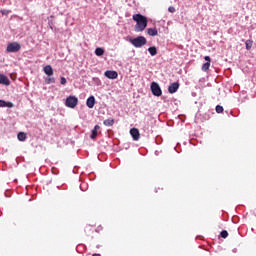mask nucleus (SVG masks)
I'll return each mask as SVG.
<instances>
[{
	"instance_id": "1",
	"label": "nucleus",
	"mask_w": 256,
	"mask_h": 256,
	"mask_svg": "<svg viewBox=\"0 0 256 256\" xmlns=\"http://www.w3.org/2000/svg\"><path fill=\"white\" fill-rule=\"evenodd\" d=\"M133 21L136 22L135 25V31L136 33H141L143 32L144 29H147V17L141 15V14H135L132 16Z\"/></svg>"
},
{
	"instance_id": "2",
	"label": "nucleus",
	"mask_w": 256,
	"mask_h": 256,
	"mask_svg": "<svg viewBox=\"0 0 256 256\" xmlns=\"http://www.w3.org/2000/svg\"><path fill=\"white\" fill-rule=\"evenodd\" d=\"M130 43L136 48L145 47V45H147V38L138 36L137 38L130 39Z\"/></svg>"
},
{
	"instance_id": "3",
	"label": "nucleus",
	"mask_w": 256,
	"mask_h": 256,
	"mask_svg": "<svg viewBox=\"0 0 256 256\" xmlns=\"http://www.w3.org/2000/svg\"><path fill=\"white\" fill-rule=\"evenodd\" d=\"M78 104L79 99H77V97L75 96H69L65 102L66 107H69L70 109H75V107H77Z\"/></svg>"
},
{
	"instance_id": "4",
	"label": "nucleus",
	"mask_w": 256,
	"mask_h": 256,
	"mask_svg": "<svg viewBox=\"0 0 256 256\" xmlns=\"http://www.w3.org/2000/svg\"><path fill=\"white\" fill-rule=\"evenodd\" d=\"M6 51L8 53H17V52L21 51V45L17 42H12V43L8 44Z\"/></svg>"
},
{
	"instance_id": "5",
	"label": "nucleus",
	"mask_w": 256,
	"mask_h": 256,
	"mask_svg": "<svg viewBox=\"0 0 256 256\" xmlns=\"http://www.w3.org/2000/svg\"><path fill=\"white\" fill-rule=\"evenodd\" d=\"M151 91H152V94L155 97H161V95H163V91L161 90V86H159V84L156 83V82H152Z\"/></svg>"
},
{
	"instance_id": "6",
	"label": "nucleus",
	"mask_w": 256,
	"mask_h": 256,
	"mask_svg": "<svg viewBox=\"0 0 256 256\" xmlns=\"http://www.w3.org/2000/svg\"><path fill=\"white\" fill-rule=\"evenodd\" d=\"M130 135L134 141H139V139H141V133H139V129L137 128H132L130 130Z\"/></svg>"
},
{
	"instance_id": "7",
	"label": "nucleus",
	"mask_w": 256,
	"mask_h": 256,
	"mask_svg": "<svg viewBox=\"0 0 256 256\" xmlns=\"http://www.w3.org/2000/svg\"><path fill=\"white\" fill-rule=\"evenodd\" d=\"M105 77H107V79H117L119 77V74L117 73V71H113V70H107L104 73Z\"/></svg>"
},
{
	"instance_id": "8",
	"label": "nucleus",
	"mask_w": 256,
	"mask_h": 256,
	"mask_svg": "<svg viewBox=\"0 0 256 256\" xmlns=\"http://www.w3.org/2000/svg\"><path fill=\"white\" fill-rule=\"evenodd\" d=\"M204 59H205L206 63H204L202 65L201 70L204 71L205 73H207V70L209 69V67H211V57L205 56Z\"/></svg>"
},
{
	"instance_id": "9",
	"label": "nucleus",
	"mask_w": 256,
	"mask_h": 256,
	"mask_svg": "<svg viewBox=\"0 0 256 256\" xmlns=\"http://www.w3.org/2000/svg\"><path fill=\"white\" fill-rule=\"evenodd\" d=\"M180 84L179 82H174L172 83L169 87H168V92L173 94V93H177V91L179 90Z\"/></svg>"
},
{
	"instance_id": "10",
	"label": "nucleus",
	"mask_w": 256,
	"mask_h": 256,
	"mask_svg": "<svg viewBox=\"0 0 256 256\" xmlns=\"http://www.w3.org/2000/svg\"><path fill=\"white\" fill-rule=\"evenodd\" d=\"M0 85L9 86L11 85V80L7 76L0 74Z\"/></svg>"
},
{
	"instance_id": "11",
	"label": "nucleus",
	"mask_w": 256,
	"mask_h": 256,
	"mask_svg": "<svg viewBox=\"0 0 256 256\" xmlns=\"http://www.w3.org/2000/svg\"><path fill=\"white\" fill-rule=\"evenodd\" d=\"M86 105L89 109H93L95 107V96H90L86 101Z\"/></svg>"
},
{
	"instance_id": "12",
	"label": "nucleus",
	"mask_w": 256,
	"mask_h": 256,
	"mask_svg": "<svg viewBox=\"0 0 256 256\" xmlns=\"http://www.w3.org/2000/svg\"><path fill=\"white\" fill-rule=\"evenodd\" d=\"M101 129V127L99 125H96L94 127V129L92 130V133H91V136L90 138L91 139H97V135H98V131Z\"/></svg>"
},
{
	"instance_id": "13",
	"label": "nucleus",
	"mask_w": 256,
	"mask_h": 256,
	"mask_svg": "<svg viewBox=\"0 0 256 256\" xmlns=\"http://www.w3.org/2000/svg\"><path fill=\"white\" fill-rule=\"evenodd\" d=\"M147 33L150 35V37H156V35H159V32L156 28H148Z\"/></svg>"
},
{
	"instance_id": "14",
	"label": "nucleus",
	"mask_w": 256,
	"mask_h": 256,
	"mask_svg": "<svg viewBox=\"0 0 256 256\" xmlns=\"http://www.w3.org/2000/svg\"><path fill=\"white\" fill-rule=\"evenodd\" d=\"M44 73L48 75V77H51V75H53V67H51V65L45 66Z\"/></svg>"
},
{
	"instance_id": "15",
	"label": "nucleus",
	"mask_w": 256,
	"mask_h": 256,
	"mask_svg": "<svg viewBox=\"0 0 256 256\" xmlns=\"http://www.w3.org/2000/svg\"><path fill=\"white\" fill-rule=\"evenodd\" d=\"M103 124L106 127H113V125H115V119H113V118L106 119V120H104Z\"/></svg>"
},
{
	"instance_id": "16",
	"label": "nucleus",
	"mask_w": 256,
	"mask_h": 256,
	"mask_svg": "<svg viewBox=\"0 0 256 256\" xmlns=\"http://www.w3.org/2000/svg\"><path fill=\"white\" fill-rule=\"evenodd\" d=\"M0 107H13V102H5V100H0Z\"/></svg>"
},
{
	"instance_id": "17",
	"label": "nucleus",
	"mask_w": 256,
	"mask_h": 256,
	"mask_svg": "<svg viewBox=\"0 0 256 256\" xmlns=\"http://www.w3.org/2000/svg\"><path fill=\"white\" fill-rule=\"evenodd\" d=\"M95 55H97V57H102V55H105V50L103 48H96Z\"/></svg>"
},
{
	"instance_id": "18",
	"label": "nucleus",
	"mask_w": 256,
	"mask_h": 256,
	"mask_svg": "<svg viewBox=\"0 0 256 256\" xmlns=\"http://www.w3.org/2000/svg\"><path fill=\"white\" fill-rule=\"evenodd\" d=\"M17 137L19 141H25V139H27V134H25V132H19Z\"/></svg>"
},
{
	"instance_id": "19",
	"label": "nucleus",
	"mask_w": 256,
	"mask_h": 256,
	"mask_svg": "<svg viewBox=\"0 0 256 256\" xmlns=\"http://www.w3.org/2000/svg\"><path fill=\"white\" fill-rule=\"evenodd\" d=\"M148 51L150 55H152V57H155V55H157V48L155 46L148 48Z\"/></svg>"
},
{
	"instance_id": "20",
	"label": "nucleus",
	"mask_w": 256,
	"mask_h": 256,
	"mask_svg": "<svg viewBox=\"0 0 256 256\" xmlns=\"http://www.w3.org/2000/svg\"><path fill=\"white\" fill-rule=\"evenodd\" d=\"M246 49L249 51L253 47V40H246L245 42Z\"/></svg>"
},
{
	"instance_id": "21",
	"label": "nucleus",
	"mask_w": 256,
	"mask_h": 256,
	"mask_svg": "<svg viewBox=\"0 0 256 256\" xmlns=\"http://www.w3.org/2000/svg\"><path fill=\"white\" fill-rule=\"evenodd\" d=\"M220 235L223 239H227V237H229V232H227L226 230H223Z\"/></svg>"
},
{
	"instance_id": "22",
	"label": "nucleus",
	"mask_w": 256,
	"mask_h": 256,
	"mask_svg": "<svg viewBox=\"0 0 256 256\" xmlns=\"http://www.w3.org/2000/svg\"><path fill=\"white\" fill-rule=\"evenodd\" d=\"M47 85H51V83H55V78L54 77H49L46 79Z\"/></svg>"
},
{
	"instance_id": "23",
	"label": "nucleus",
	"mask_w": 256,
	"mask_h": 256,
	"mask_svg": "<svg viewBox=\"0 0 256 256\" xmlns=\"http://www.w3.org/2000/svg\"><path fill=\"white\" fill-rule=\"evenodd\" d=\"M216 113H223V106L217 105L216 106Z\"/></svg>"
},
{
	"instance_id": "24",
	"label": "nucleus",
	"mask_w": 256,
	"mask_h": 256,
	"mask_svg": "<svg viewBox=\"0 0 256 256\" xmlns=\"http://www.w3.org/2000/svg\"><path fill=\"white\" fill-rule=\"evenodd\" d=\"M60 83L61 85H67V79L65 77H61Z\"/></svg>"
},
{
	"instance_id": "25",
	"label": "nucleus",
	"mask_w": 256,
	"mask_h": 256,
	"mask_svg": "<svg viewBox=\"0 0 256 256\" xmlns=\"http://www.w3.org/2000/svg\"><path fill=\"white\" fill-rule=\"evenodd\" d=\"M168 11H169V13H175V7H173V6H170L169 8H168Z\"/></svg>"
},
{
	"instance_id": "26",
	"label": "nucleus",
	"mask_w": 256,
	"mask_h": 256,
	"mask_svg": "<svg viewBox=\"0 0 256 256\" xmlns=\"http://www.w3.org/2000/svg\"><path fill=\"white\" fill-rule=\"evenodd\" d=\"M2 15H9V11L7 10H1Z\"/></svg>"
},
{
	"instance_id": "27",
	"label": "nucleus",
	"mask_w": 256,
	"mask_h": 256,
	"mask_svg": "<svg viewBox=\"0 0 256 256\" xmlns=\"http://www.w3.org/2000/svg\"><path fill=\"white\" fill-rule=\"evenodd\" d=\"M86 229H89V226H87Z\"/></svg>"
}]
</instances>
